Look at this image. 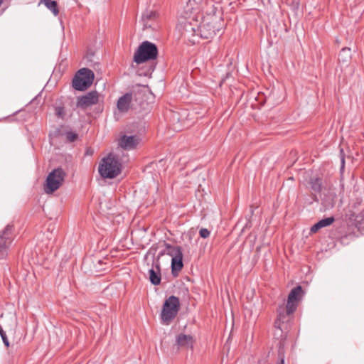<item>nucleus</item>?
Listing matches in <instances>:
<instances>
[{"label": "nucleus", "instance_id": "1", "mask_svg": "<svg viewBox=\"0 0 364 364\" xmlns=\"http://www.w3.org/2000/svg\"><path fill=\"white\" fill-rule=\"evenodd\" d=\"M302 289L297 286L292 289L289 294L286 308L280 306L278 309L277 319L275 321V327L282 329L284 323L289 321L290 315L296 309L298 302L301 299Z\"/></svg>", "mask_w": 364, "mask_h": 364}, {"label": "nucleus", "instance_id": "2", "mask_svg": "<svg viewBox=\"0 0 364 364\" xmlns=\"http://www.w3.org/2000/svg\"><path fill=\"white\" fill-rule=\"evenodd\" d=\"M122 169V162L119 156L114 153L109 154L102 159L98 171L100 176L105 178H114L118 176Z\"/></svg>", "mask_w": 364, "mask_h": 364}, {"label": "nucleus", "instance_id": "3", "mask_svg": "<svg viewBox=\"0 0 364 364\" xmlns=\"http://www.w3.org/2000/svg\"><path fill=\"white\" fill-rule=\"evenodd\" d=\"M223 28L220 19L210 16L204 18L200 26L197 28L198 32V36L202 38H212L216 34L217 31H220Z\"/></svg>", "mask_w": 364, "mask_h": 364}, {"label": "nucleus", "instance_id": "4", "mask_svg": "<svg viewBox=\"0 0 364 364\" xmlns=\"http://www.w3.org/2000/svg\"><path fill=\"white\" fill-rule=\"evenodd\" d=\"M157 55L158 49L156 46L146 41L138 47L134 55V61L137 64H141L148 60H155Z\"/></svg>", "mask_w": 364, "mask_h": 364}, {"label": "nucleus", "instance_id": "5", "mask_svg": "<svg viewBox=\"0 0 364 364\" xmlns=\"http://www.w3.org/2000/svg\"><path fill=\"white\" fill-rule=\"evenodd\" d=\"M180 309V301L178 297L171 296L164 303L161 313L162 323L168 325L176 318Z\"/></svg>", "mask_w": 364, "mask_h": 364}, {"label": "nucleus", "instance_id": "6", "mask_svg": "<svg viewBox=\"0 0 364 364\" xmlns=\"http://www.w3.org/2000/svg\"><path fill=\"white\" fill-rule=\"evenodd\" d=\"M94 77V73L91 70L81 68L77 71L73 80V86L77 90H85L92 84Z\"/></svg>", "mask_w": 364, "mask_h": 364}, {"label": "nucleus", "instance_id": "7", "mask_svg": "<svg viewBox=\"0 0 364 364\" xmlns=\"http://www.w3.org/2000/svg\"><path fill=\"white\" fill-rule=\"evenodd\" d=\"M65 176V173L61 168H58L52 171L46 178L44 185L45 193L51 194L58 190L63 184Z\"/></svg>", "mask_w": 364, "mask_h": 364}, {"label": "nucleus", "instance_id": "8", "mask_svg": "<svg viewBox=\"0 0 364 364\" xmlns=\"http://www.w3.org/2000/svg\"><path fill=\"white\" fill-rule=\"evenodd\" d=\"M197 21L194 19H181L178 22V27L183 31V34L187 37L198 36V32L197 28Z\"/></svg>", "mask_w": 364, "mask_h": 364}, {"label": "nucleus", "instance_id": "9", "mask_svg": "<svg viewBox=\"0 0 364 364\" xmlns=\"http://www.w3.org/2000/svg\"><path fill=\"white\" fill-rule=\"evenodd\" d=\"M99 101V94L96 91H92L85 95L77 98V107L86 109L92 105H96Z\"/></svg>", "mask_w": 364, "mask_h": 364}, {"label": "nucleus", "instance_id": "10", "mask_svg": "<svg viewBox=\"0 0 364 364\" xmlns=\"http://www.w3.org/2000/svg\"><path fill=\"white\" fill-rule=\"evenodd\" d=\"M139 139L136 136H122L118 141V145L123 149L130 150L136 147Z\"/></svg>", "mask_w": 364, "mask_h": 364}, {"label": "nucleus", "instance_id": "11", "mask_svg": "<svg viewBox=\"0 0 364 364\" xmlns=\"http://www.w3.org/2000/svg\"><path fill=\"white\" fill-rule=\"evenodd\" d=\"M11 227L7 226L0 235V259L6 255L7 248L10 242L9 234L11 233Z\"/></svg>", "mask_w": 364, "mask_h": 364}, {"label": "nucleus", "instance_id": "12", "mask_svg": "<svg viewBox=\"0 0 364 364\" xmlns=\"http://www.w3.org/2000/svg\"><path fill=\"white\" fill-rule=\"evenodd\" d=\"M194 340L192 336L180 333L177 336L176 345L178 348H193Z\"/></svg>", "mask_w": 364, "mask_h": 364}, {"label": "nucleus", "instance_id": "13", "mask_svg": "<svg viewBox=\"0 0 364 364\" xmlns=\"http://www.w3.org/2000/svg\"><path fill=\"white\" fill-rule=\"evenodd\" d=\"M132 101V94L126 93L120 97L117 102V107L119 112H127L130 108V105Z\"/></svg>", "mask_w": 364, "mask_h": 364}, {"label": "nucleus", "instance_id": "14", "mask_svg": "<svg viewBox=\"0 0 364 364\" xmlns=\"http://www.w3.org/2000/svg\"><path fill=\"white\" fill-rule=\"evenodd\" d=\"M149 279L152 284L159 285L161 282V273L159 264H156L155 269L151 268L149 270Z\"/></svg>", "mask_w": 364, "mask_h": 364}, {"label": "nucleus", "instance_id": "15", "mask_svg": "<svg viewBox=\"0 0 364 364\" xmlns=\"http://www.w3.org/2000/svg\"><path fill=\"white\" fill-rule=\"evenodd\" d=\"M334 220L335 219L333 217L323 218L314 224L311 228V232H316L319 229L331 225L334 222Z\"/></svg>", "mask_w": 364, "mask_h": 364}, {"label": "nucleus", "instance_id": "16", "mask_svg": "<svg viewBox=\"0 0 364 364\" xmlns=\"http://www.w3.org/2000/svg\"><path fill=\"white\" fill-rule=\"evenodd\" d=\"M182 253V250L179 246H172L169 244H165V249L163 252L160 255H168L171 257V259L178 256V255H181Z\"/></svg>", "mask_w": 364, "mask_h": 364}, {"label": "nucleus", "instance_id": "17", "mask_svg": "<svg viewBox=\"0 0 364 364\" xmlns=\"http://www.w3.org/2000/svg\"><path fill=\"white\" fill-rule=\"evenodd\" d=\"M40 4H43L45 6L49 9L55 16H57L59 14V10L58 8V4L55 1L53 0H40Z\"/></svg>", "mask_w": 364, "mask_h": 364}, {"label": "nucleus", "instance_id": "18", "mask_svg": "<svg viewBox=\"0 0 364 364\" xmlns=\"http://www.w3.org/2000/svg\"><path fill=\"white\" fill-rule=\"evenodd\" d=\"M183 253L171 259V269L173 272L180 271L183 268Z\"/></svg>", "mask_w": 364, "mask_h": 364}, {"label": "nucleus", "instance_id": "19", "mask_svg": "<svg viewBox=\"0 0 364 364\" xmlns=\"http://www.w3.org/2000/svg\"><path fill=\"white\" fill-rule=\"evenodd\" d=\"M350 50L348 48H344L342 49L341 52L339 54V60L343 61L344 63L348 62L350 58Z\"/></svg>", "mask_w": 364, "mask_h": 364}, {"label": "nucleus", "instance_id": "20", "mask_svg": "<svg viewBox=\"0 0 364 364\" xmlns=\"http://www.w3.org/2000/svg\"><path fill=\"white\" fill-rule=\"evenodd\" d=\"M311 188L316 192H319L321 189V180L320 178H312L310 181Z\"/></svg>", "mask_w": 364, "mask_h": 364}, {"label": "nucleus", "instance_id": "21", "mask_svg": "<svg viewBox=\"0 0 364 364\" xmlns=\"http://www.w3.org/2000/svg\"><path fill=\"white\" fill-rule=\"evenodd\" d=\"M56 116L60 118H63L65 116V109L63 107H57L55 109Z\"/></svg>", "mask_w": 364, "mask_h": 364}, {"label": "nucleus", "instance_id": "22", "mask_svg": "<svg viewBox=\"0 0 364 364\" xmlns=\"http://www.w3.org/2000/svg\"><path fill=\"white\" fill-rule=\"evenodd\" d=\"M77 137V135L73 132H68L66 133V138L70 142L74 141Z\"/></svg>", "mask_w": 364, "mask_h": 364}, {"label": "nucleus", "instance_id": "23", "mask_svg": "<svg viewBox=\"0 0 364 364\" xmlns=\"http://www.w3.org/2000/svg\"><path fill=\"white\" fill-rule=\"evenodd\" d=\"M0 335L3 340L4 343L5 344L6 346L8 347L9 346L8 338L6 337V333L4 331V330L2 329V328L1 326H0Z\"/></svg>", "mask_w": 364, "mask_h": 364}, {"label": "nucleus", "instance_id": "24", "mask_svg": "<svg viewBox=\"0 0 364 364\" xmlns=\"http://www.w3.org/2000/svg\"><path fill=\"white\" fill-rule=\"evenodd\" d=\"M210 232L207 228H201L199 235L203 238H207L210 236Z\"/></svg>", "mask_w": 364, "mask_h": 364}, {"label": "nucleus", "instance_id": "25", "mask_svg": "<svg viewBox=\"0 0 364 364\" xmlns=\"http://www.w3.org/2000/svg\"><path fill=\"white\" fill-rule=\"evenodd\" d=\"M344 164H345V160H344V158L342 157L341 158V168H343L344 167Z\"/></svg>", "mask_w": 364, "mask_h": 364}, {"label": "nucleus", "instance_id": "26", "mask_svg": "<svg viewBox=\"0 0 364 364\" xmlns=\"http://www.w3.org/2000/svg\"><path fill=\"white\" fill-rule=\"evenodd\" d=\"M279 364H284V359H282L280 363Z\"/></svg>", "mask_w": 364, "mask_h": 364}]
</instances>
